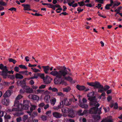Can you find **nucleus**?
Listing matches in <instances>:
<instances>
[{
  "label": "nucleus",
  "mask_w": 122,
  "mask_h": 122,
  "mask_svg": "<svg viewBox=\"0 0 122 122\" xmlns=\"http://www.w3.org/2000/svg\"><path fill=\"white\" fill-rule=\"evenodd\" d=\"M14 71L16 72H19V67L17 66H15L14 68Z\"/></svg>",
  "instance_id": "37998d69"
},
{
  "label": "nucleus",
  "mask_w": 122,
  "mask_h": 122,
  "mask_svg": "<svg viewBox=\"0 0 122 122\" xmlns=\"http://www.w3.org/2000/svg\"><path fill=\"white\" fill-rule=\"evenodd\" d=\"M61 71V70L60 71H56V69H54V71H51V73H50V74H51V75H52V76H56V78H59V77H57V76H54V75H52V72H55V71H56V72H59L60 71Z\"/></svg>",
  "instance_id": "ea45409f"
},
{
  "label": "nucleus",
  "mask_w": 122,
  "mask_h": 122,
  "mask_svg": "<svg viewBox=\"0 0 122 122\" xmlns=\"http://www.w3.org/2000/svg\"><path fill=\"white\" fill-rule=\"evenodd\" d=\"M52 91L53 92H57L58 91L57 89L55 88H52Z\"/></svg>",
  "instance_id": "3c124183"
},
{
  "label": "nucleus",
  "mask_w": 122,
  "mask_h": 122,
  "mask_svg": "<svg viewBox=\"0 0 122 122\" xmlns=\"http://www.w3.org/2000/svg\"><path fill=\"white\" fill-rule=\"evenodd\" d=\"M83 10V9H81L80 8H78L77 9V10L79 12H80L82 11Z\"/></svg>",
  "instance_id": "e2e57ef3"
},
{
  "label": "nucleus",
  "mask_w": 122,
  "mask_h": 122,
  "mask_svg": "<svg viewBox=\"0 0 122 122\" xmlns=\"http://www.w3.org/2000/svg\"><path fill=\"white\" fill-rule=\"evenodd\" d=\"M22 97V96L21 95H19L15 99V100H19Z\"/></svg>",
  "instance_id": "a19ab883"
},
{
  "label": "nucleus",
  "mask_w": 122,
  "mask_h": 122,
  "mask_svg": "<svg viewBox=\"0 0 122 122\" xmlns=\"http://www.w3.org/2000/svg\"><path fill=\"white\" fill-rule=\"evenodd\" d=\"M49 94H46L44 98V101L46 103H48L49 102L50 99L51 97L48 95Z\"/></svg>",
  "instance_id": "f3484780"
},
{
  "label": "nucleus",
  "mask_w": 122,
  "mask_h": 122,
  "mask_svg": "<svg viewBox=\"0 0 122 122\" xmlns=\"http://www.w3.org/2000/svg\"><path fill=\"white\" fill-rule=\"evenodd\" d=\"M28 97L29 98L34 100L38 101L39 98V97L38 96L33 94H30L28 96Z\"/></svg>",
  "instance_id": "9d476101"
},
{
  "label": "nucleus",
  "mask_w": 122,
  "mask_h": 122,
  "mask_svg": "<svg viewBox=\"0 0 122 122\" xmlns=\"http://www.w3.org/2000/svg\"><path fill=\"white\" fill-rule=\"evenodd\" d=\"M51 110H49L47 111L46 113V114L48 115H49V114H51Z\"/></svg>",
  "instance_id": "6e6d98bb"
},
{
  "label": "nucleus",
  "mask_w": 122,
  "mask_h": 122,
  "mask_svg": "<svg viewBox=\"0 0 122 122\" xmlns=\"http://www.w3.org/2000/svg\"><path fill=\"white\" fill-rule=\"evenodd\" d=\"M16 120L17 122H20L21 121V118L19 117L16 119Z\"/></svg>",
  "instance_id": "864d4df0"
},
{
  "label": "nucleus",
  "mask_w": 122,
  "mask_h": 122,
  "mask_svg": "<svg viewBox=\"0 0 122 122\" xmlns=\"http://www.w3.org/2000/svg\"><path fill=\"white\" fill-rule=\"evenodd\" d=\"M0 69L2 70V73H0V75L3 76L5 78H6L8 76V71L6 66H4L2 64H0Z\"/></svg>",
  "instance_id": "39448f33"
},
{
  "label": "nucleus",
  "mask_w": 122,
  "mask_h": 122,
  "mask_svg": "<svg viewBox=\"0 0 122 122\" xmlns=\"http://www.w3.org/2000/svg\"><path fill=\"white\" fill-rule=\"evenodd\" d=\"M19 67L21 68L26 69H27V67L25 65H19Z\"/></svg>",
  "instance_id": "58836bf2"
},
{
  "label": "nucleus",
  "mask_w": 122,
  "mask_h": 122,
  "mask_svg": "<svg viewBox=\"0 0 122 122\" xmlns=\"http://www.w3.org/2000/svg\"><path fill=\"white\" fill-rule=\"evenodd\" d=\"M94 82H91V83H89V82H88L87 83V84L88 85H89L91 86H94Z\"/></svg>",
  "instance_id": "4d7b16f0"
},
{
  "label": "nucleus",
  "mask_w": 122,
  "mask_h": 122,
  "mask_svg": "<svg viewBox=\"0 0 122 122\" xmlns=\"http://www.w3.org/2000/svg\"><path fill=\"white\" fill-rule=\"evenodd\" d=\"M76 88L79 90L82 91L84 90L85 91H87L89 90L88 88H86L84 86H81L77 85L76 86Z\"/></svg>",
  "instance_id": "f8f14e48"
},
{
  "label": "nucleus",
  "mask_w": 122,
  "mask_h": 122,
  "mask_svg": "<svg viewBox=\"0 0 122 122\" xmlns=\"http://www.w3.org/2000/svg\"><path fill=\"white\" fill-rule=\"evenodd\" d=\"M45 105V104L44 103H41L39 104V106L41 107H43Z\"/></svg>",
  "instance_id": "052dcab7"
},
{
  "label": "nucleus",
  "mask_w": 122,
  "mask_h": 122,
  "mask_svg": "<svg viewBox=\"0 0 122 122\" xmlns=\"http://www.w3.org/2000/svg\"><path fill=\"white\" fill-rule=\"evenodd\" d=\"M31 69L34 72H39L41 71L40 70L38 69H36L35 68L32 67L31 68Z\"/></svg>",
  "instance_id": "c9c22d12"
},
{
  "label": "nucleus",
  "mask_w": 122,
  "mask_h": 122,
  "mask_svg": "<svg viewBox=\"0 0 122 122\" xmlns=\"http://www.w3.org/2000/svg\"><path fill=\"white\" fill-rule=\"evenodd\" d=\"M35 93L37 94L40 93H44L45 94H49L50 93V92L47 90L45 91L44 90H41L40 89H37L36 92Z\"/></svg>",
  "instance_id": "6e6552de"
},
{
  "label": "nucleus",
  "mask_w": 122,
  "mask_h": 122,
  "mask_svg": "<svg viewBox=\"0 0 122 122\" xmlns=\"http://www.w3.org/2000/svg\"><path fill=\"white\" fill-rule=\"evenodd\" d=\"M122 8V7L120 6L117 8V9L115 11L116 12H117V14L119 13V12L120 11Z\"/></svg>",
  "instance_id": "e433bc0d"
},
{
  "label": "nucleus",
  "mask_w": 122,
  "mask_h": 122,
  "mask_svg": "<svg viewBox=\"0 0 122 122\" xmlns=\"http://www.w3.org/2000/svg\"><path fill=\"white\" fill-rule=\"evenodd\" d=\"M78 3L80 6H82L85 5L84 2L83 1L78 2Z\"/></svg>",
  "instance_id": "79ce46f5"
},
{
  "label": "nucleus",
  "mask_w": 122,
  "mask_h": 122,
  "mask_svg": "<svg viewBox=\"0 0 122 122\" xmlns=\"http://www.w3.org/2000/svg\"><path fill=\"white\" fill-rule=\"evenodd\" d=\"M104 109L105 112H107L109 110V107H107V108L104 107Z\"/></svg>",
  "instance_id": "09e8293b"
},
{
  "label": "nucleus",
  "mask_w": 122,
  "mask_h": 122,
  "mask_svg": "<svg viewBox=\"0 0 122 122\" xmlns=\"http://www.w3.org/2000/svg\"><path fill=\"white\" fill-rule=\"evenodd\" d=\"M30 105L31 107L30 108V111H28L27 112L30 116L31 115V112L33 110L35 109L36 107V106L35 105L31 104Z\"/></svg>",
  "instance_id": "dca6fc26"
},
{
  "label": "nucleus",
  "mask_w": 122,
  "mask_h": 122,
  "mask_svg": "<svg viewBox=\"0 0 122 122\" xmlns=\"http://www.w3.org/2000/svg\"><path fill=\"white\" fill-rule=\"evenodd\" d=\"M11 94V92L10 91H8L4 94L3 97L5 98L8 97L10 96Z\"/></svg>",
  "instance_id": "393cba45"
},
{
  "label": "nucleus",
  "mask_w": 122,
  "mask_h": 122,
  "mask_svg": "<svg viewBox=\"0 0 122 122\" xmlns=\"http://www.w3.org/2000/svg\"><path fill=\"white\" fill-rule=\"evenodd\" d=\"M23 74H24L26 75H29L28 71H25L22 72Z\"/></svg>",
  "instance_id": "603ef678"
},
{
  "label": "nucleus",
  "mask_w": 122,
  "mask_h": 122,
  "mask_svg": "<svg viewBox=\"0 0 122 122\" xmlns=\"http://www.w3.org/2000/svg\"><path fill=\"white\" fill-rule=\"evenodd\" d=\"M62 10V9L61 8H58L56 10V11L57 13L61 12V11Z\"/></svg>",
  "instance_id": "de8ad7c7"
},
{
  "label": "nucleus",
  "mask_w": 122,
  "mask_h": 122,
  "mask_svg": "<svg viewBox=\"0 0 122 122\" xmlns=\"http://www.w3.org/2000/svg\"><path fill=\"white\" fill-rule=\"evenodd\" d=\"M22 6L24 7V10H31L30 5L28 4H23Z\"/></svg>",
  "instance_id": "a211bd4d"
},
{
  "label": "nucleus",
  "mask_w": 122,
  "mask_h": 122,
  "mask_svg": "<svg viewBox=\"0 0 122 122\" xmlns=\"http://www.w3.org/2000/svg\"><path fill=\"white\" fill-rule=\"evenodd\" d=\"M95 107L92 108L90 110H89V112L91 114L97 113L98 114H100L101 113V108L99 109H98L97 108L98 107L96 106H93Z\"/></svg>",
  "instance_id": "423d86ee"
},
{
  "label": "nucleus",
  "mask_w": 122,
  "mask_h": 122,
  "mask_svg": "<svg viewBox=\"0 0 122 122\" xmlns=\"http://www.w3.org/2000/svg\"><path fill=\"white\" fill-rule=\"evenodd\" d=\"M71 99L68 100L66 98H65L62 102L61 104L63 105V106L64 104L66 106L69 105L71 103Z\"/></svg>",
  "instance_id": "1a4fd4ad"
},
{
  "label": "nucleus",
  "mask_w": 122,
  "mask_h": 122,
  "mask_svg": "<svg viewBox=\"0 0 122 122\" xmlns=\"http://www.w3.org/2000/svg\"><path fill=\"white\" fill-rule=\"evenodd\" d=\"M44 69V71L45 72L47 73L48 72V71L50 69V67L48 66H42Z\"/></svg>",
  "instance_id": "bb28decb"
},
{
  "label": "nucleus",
  "mask_w": 122,
  "mask_h": 122,
  "mask_svg": "<svg viewBox=\"0 0 122 122\" xmlns=\"http://www.w3.org/2000/svg\"><path fill=\"white\" fill-rule=\"evenodd\" d=\"M21 85L20 86H21L23 88L20 90V93H23L25 92V90L24 88V84H23V83L22 82L21 83Z\"/></svg>",
  "instance_id": "cd10ccee"
},
{
  "label": "nucleus",
  "mask_w": 122,
  "mask_h": 122,
  "mask_svg": "<svg viewBox=\"0 0 122 122\" xmlns=\"http://www.w3.org/2000/svg\"><path fill=\"white\" fill-rule=\"evenodd\" d=\"M2 103L4 105L7 106L9 104L10 101L9 99L4 98L2 101Z\"/></svg>",
  "instance_id": "2eb2a0df"
},
{
  "label": "nucleus",
  "mask_w": 122,
  "mask_h": 122,
  "mask_svg": "<svg viewBox=\"0 0 122 122\" xmlns=\"http://www.w3.org/2000/svg\"><path fill=\"white\" fill-rule=\"evenodd\" d=\"M28 119V116L26 115H24L22 118L24 122L25 121Z\"/></svg>",
  "instance_id": "4c0bfd02"
},
{
  "label": "nucleus",
  "mask_w": 122,
  "mask_h": 122,
  "mask_svg": "<svg viewBox=\"0 0 122 122\" xmlns=\"http://www.w3.org/2000/svg\"><path fill=\"white\" fill-rule=\"evenodd\" d=\"M114 106V108L115 109H117L118 108V105L117 103H115Z\"/></svg>",
  "instance_id": "5fc2aeb1"
},
{
  "label": "nucleus",
  "mask_w": 122,
  "mask_h": 122,
  "mask_svg": "<svg viewBox=\"0 0 122 122\" xmlns=\"http://www.w3.org/2000/svg\"><path fill=\"white\" fill-rule=\"evenodd\" d=\"M37 65H32L30 64H29L28 66L29 67H35Z\"/></svg>",
  "instance_id": "680f3d73"
},
{
  "label": "nucleus",
  "mask_w": 122,
  "mask_h": 122,
  "mask_svg": "<svg viewBox=\"0 0 122 122\" xmlns=\"http://www.w3.org/2000/svg\"><path fill=\"white\" fill-rule=\"evenodd\" d=\"M25 80L24 79L22 81H18L17 82V83L18 86L21 85V83H23L24 84V88L25 90V92L27 93H32L33 92V90L32 89L30 88V87L29 86H26L25 84Z\"/></svg>",
  "instance_id": "20e7f679"
},
{
  "label": "nucleus",
  "mask_w": 122,
  "mask_h": 122,
  "mask_svg": "<svg viewBox=\"0 0 122 122\" xmlns=\"http://www.w3.org/2000/svg\"><path fill=\"white\" fill-rule=\"evenodd\" d=\"M31 103L28 101H24L23 105H22V109L27 110L29 108Z\"/></svg>",
  "instance_id": "0eeeda50"
},
{
  "label": "nucleus",
  "mask_w": 122,
  "mask_h": 122,
  "mask_svg": "<svg viewBox=\"0 0 122 122\" xmlns=\"http://www.w3.org/2000/svg\"><path fill=\"white\" fill-rule=\"evenodd\" d=\"M22 104L19 102V100H15L13 108L12 109H9L7 112H10L13 111H21L22 110Z\"/></svg>",
  "instance_id": "7ed1b4c3"
},
{
  "label": "nucleus",
  "mask_w": 122,
  "mask_h": 122,
  "mask_svg": "<svg viewBox=\"0 0 122 122\" xmlns=\"http://www.w3.org/2000/svg\"><path fill=\"white\" fill-rule=\"evenodd\" d=\"M41 118L42 120L44 121H45L47 120V117L45 116H42L41 117Z\"/></svg>",
  "instance_id": "f704fd0d"
},
{
  "label": "nucleus",
  "mask_w": 122,
  "mask_h": 122,
  "mask_svg": "<svg viewBox=\"0 0 122 122\" xmlns=\"http://www.w3.org/2000/svg\"><path fill=\"white\" fill-rule=\"evenodd\" d=\"M38 75L40 76L44 80L45 78L44 74H39Z\"/></svg>",
  "instance_id": "a18cd8bd"
},
{
  "label": "nucleus",
  "mask_w": 122,
  "mask_h": 122,
  "mask_svg": "<svg viewBox=\"0 0 122 122\" xmlns=\"http://www.w3.org/2000/svg\"><path fill=\"white\" fill-rule=\"evenodd\" d=\"M2 108L1 106L0 105V117H2L4 116L5 114H6L5 111H1L0 110Z\"/></svg>",
  "instance_id": "b1692460"
},
{
  "label": "nucleus",
  "mask_w": 122,
  "mask_h": 122,
  "mask_svg": "<svg viewBox=\"0 0 122 122\" xmlns=\"http://www.w3.org/2000/svg\"><path fill=\"white\" fill-rule=\"evenodd\" d=\"M50 101L51 105L54 106L56 102V99L54 97H52L50 99Z\"/></svg>",
  "instance_id": "4be33fe9"
},
{
  "label": "nucleus",
  "mask_w": 122,
  "mask_h": 122,
  "mask_svg": "<svg viewBox=\"0 0 122 122\" xmlns=\"http://www.w3.org/2000/svg\"><path fill=\"white\" fill-rule=\"evenodd\" d=\"M81 102L80 100L79 101V106L81 107L84 109H86L88 107V106L87 105L83 103H81Z\"/></svg>",
  "instance_id": "412c9836"
},
{
  "label": "nucleus",
  "mask_w": 122,
  "mask_h": 122,
  "mask_svg": "<svg viewBox=\"0 0 122 122\" xmlns=\"http://www.w3.org/2000/svg\"><path fill=\"white\" fill-rule=\"evenodd\" d=\"M52 75L54 76H56L59 78H55L54 80V83L56 84H61L65 86L67 85V84L64 81V80L69 81L70 82H72V79L69 76L66 77V75L68 74L67 71L65 70H61L59 72L56 71L52 72Z\"/></svg>",
  "instance_id": "f257e3e1"
},
{
  "label": "nucleus",
  "mask_w": 122,
  "mask_h": 122,
  "mask_svg": "<svg viewBox=\"0 0 122 122\" xmlns=\"http://www.w3.org/2000/svg\"><path fill=\"white\" fill-rule=\"evenodd\" d=\"M15 77L17 79H22L23 78V76L22 75L19 74L17 73L15 76Z\"/></svg>",
  "instance_id": "c756f323"
},
{
  "label": "nucleus",
  "mask_w": 122,
  "mask_h": 122,
  "mask_svg": "<svg viewBox=\"0 0 122 122\" xmlns=\"http://www.w3.org/2000/svg\"><path fill=\"white\" fill-rule=\"evenodd\" d=\"M111 6L109 4H107L106 5L105 7V8L107 10L109 9H110V7Z\"/></svg>",
  "instance_id": "8fccbe9b"
},
{
  "label": "nucleus",
  "mask_w": 122,
  "mask_h": 122,
  "mask_svg": "<svg viewBox=\"0 0 122 122\" xmlns=\"http://www.w3.org/2000/svg\"><path fill=\"white\" fill-rule=\"evenodd\" d=\"M57 94L59 96H63V94L61 92H59L57 93Z\"/></svg>",
  "instance_id": "69168bd1"
},
{
  "label": "nucleus",
  "mask_w": 122,
  "mask_h": 122,
  "mask_svg": "<svg viewBox=\"0 0 122 122\" xmlns=\"http://www.w3.org/2000/svg\"><path fill=\"white\" fill-rule=\"evenodd\" d=\"M63 107V105H62L61 102L60 104V105L58 106L57 107H53V108L54 110H57Z\"/></svg>",
  "instance_id": "c85d7f7f"
},
{
  "label": "nucleus",
  "mask_w": 122,
  "mask_h": 122,
  "mask_svg": "<svg viewBox=\"0 0 122 122\" xmlns=\"http://www.w3.org/2000/svg\"><path fill=\"white\" fill-rule=\"evenodd\" d=\"M52 80V79L51 78L50 76L46 75V78L44 79V83L46 84L50 83Z\"/></svg>",
  "instance_id": "9b49d317"
},
{
  "label": "nucleus",
  "mask_w": 122,
  "mask_h": 122,
  "mask_svg": "<svg viewBox=\"0 0 122 122\" xmlns=\"http://www.w3.org/2000/svg\"><path fill=\"white\" fill-rule=\"evenodd\" d=\"M63 90L64 92H67L70 91L71 90V89L70 87H68L63 88Z\"/></svg>",
  "instance_id": "2f4dec72"
},
{
  "label": "nucleus",
  "mask_w": 122,
  "mask_h": 122,
  "mask_svg": "<svg viewBox=\"0 0 122 122\" xmlns=\"http://www.w3.org/2000/svg\"><path fill=\"white\" fill-rule=\"evenodd\" d=\"M9 10H10L11 11L14 10V11H16V9L15 8L12 7L11 8H10L9 9Z\"/></svg>",
  "instance_id": "13d9d810"
},
{
  "label": "nucleus",
  "mask_w": 122,
  "mask_h": 122,
  "mask_svg": "<svg viewBox=\"0 0 122 122\" xmlns=\"http://www.w3.org/2000/svg\"><path fill=\"white\" fill-rule=\"evenodd\" d=\"M67 122H74V121L73 119H70L69 120H67Z\"/></svg>",
  "instance_id": "774afa93"
},
{
  "label": "nucleus",
  "mask_w": 122,
  "mask_h": 122,
  "mask_svg": "<svg viewBox=\"0 0 122 122\" xmlns=\"http://www.w3.org/2000/svg\"><path fill=\"white\" fill-rule=\"evenodd\" d=\"M113 121L111 119H107L102 121V122H113Z\"/></svg>",
  "instance_id": "473e14b6"
},
{
  "label": "nucleus",
  "mask_w": 122,
  "mask_h": 122,
  "mask_svg": "<svg viewBox=\"0 0 122 122\" xmlns=\"http://www.w3.org/2000/svg\"><path fill=\"white\" fill-rule=\"evenodd\" d=\"M52 115L54 117L57 118H60L62 116L61 114L56 112H53Z\"/></svg>",
  "instance_id": "ddd939ff"
},
{
  "label": "nucleus",
  "mask_w": 122,
  "mask_h": 122,
  "mask_svg": "<svg viewBox=\"0 0 122 122\" xmlns=\"http://www.w3.org/2000/svg\"><path fill=\"white\" fill-rule=\"evenodd\" d=\"M4 117L5 119V122H7V120L10 119L11 117L10 115H7L6 114H5Z\"/></svg>",
  "instance_id": "7c9ffc66"
},
{
  "label": "nucleus",
  "mask_w": 122,
  "mask_h": 122,
  "mask_svg": "<svg viewBox=\"0 0 122 122\" xmlns=\"http://www.w3.org/2000/svg\"><path fill=\"white\" fill-rule=\"evenodd\" d=\"M96 1L98 2L103 4V0H96Z\"/></svg>",
  "instance_id": "bf43d9fd"
},
{
  "label": "nucleus",
  "mask_w": 122,
  "mask_h": 122,
  "mask_svg": "<svg viewBox=\"0 0 122 122\" xmlns=\"http://www.w3.org/2000/svg\"><path fill=\"white\" fill-rule=\"evenodd\" d=\"M46 86V85H42L39 86V88L40 89H44L45 88Z\"/></svg>",
  "instance_id": "c03bdc74"
},
{
  "label": "nucleus",
  "mask_w": 122,
  "mask_h": 122,
  "mask_svg": "<svg viewBox=\"0 0 122 122\" xmlns=\"http://www.w3.org/2000/svg\"><path fill=\"white\" fill-rule=\"evenodd\" d=\"M94 85L93 86L99 89H99H101L102 88V86L101 85L100 83L98 82H94Z\"/></svg>",
  "instance_id": "4468645a"
},
{
  "label": "nucleus",
  "mask_w": 122,
  "mask_h": 122,
  "mask_svg": "<svg viewBox=\"0 0 122 122\" xmlns=\"http://www.w3.org/2000/svg\"><path fill=\"white\" fill-rule=\"evenodd\" d=\"M94 95L93 92H91L87 95V97H88V99L90 101V105L91 106H99V104L97 103L95 97L94 96Z\"/></svg>",
  "instance_id": "f03ea898"
},
{
  "label": "nucleus",
  "mask_w": 122,
  "mask_h": 122,
  "mask_svg": "<svg viewBox=\"0 0 122 122\" xmlns=\"http://www.w3.org/2000/svg\"><path fill=\"white\" fill-rule=\"evenodd\" d=\"M0 5L3 6H6L7 3L4 2L3 0H0Z\"/></svg>",
  "instance_id": "72a5a7b5"
},
{
  "label": "nucleus",
  "mask_w": 122,
  "mask_h": 122,
  "mask_svg": "<svg viewBox=\"0 0 122 122\" xmlns=\"http://www.w3.org/2000/svg\"><path fill=\"white\" fill-rule=\"evenodd\" d=\"M82 112V111L81 110H79L78 112V114L82 116L84 114H86V113H87L88 112H89V111L88 112L86 110L84 111L83 113H81Z\"/></svg>",
  "instance_id": "a878e982"
},
{
  "label": "nucleus",
  "mask_w": 122,
  "mask_h": 122,
  "mask_svg": "<svg viewBox=\"0 0 122 122\" xmlns=\"http://www.w3.org/2000/svg\"><path fill=\"white\" fill-rule=\"evenodd\" d=\"M120 4V2H115L114 4V5L112 7L115 6H118Z\"/></svg>",
  "instance_id": "49530a36"
},
{
  "label": "nucleus",
  "mask_w": 122,
  "mask_h": 122,
  "mask_svg": "<svg viewBox=\"0 0 122 122\" xmlns=\"http://www.w3.org/2000/svg\"><path fill=\"white\" fill-rule=\"evenodd\" d=\"M62 112L65 113H67L69 112V109L66 107H64L61 109Z\"/></svg>",
  "instance_id": "5701e85b"
},
{
  "label": "nucleus",
  "mask_w": 122,
  "mask_h": 122,
  "mask_svg": "<svg viewBox=\"0 0 122 122\" xmlns=\"http://www.w3.org/2000/svg\"><path fill=\"white\" fill-rule=\"evenodd\" d=\"M69 113L68 115V116L71 117H75L76 115V112L72 110L69 111Z\"/></svg>",
  "instance_id": "aec40b11"
},
{
  "label": "nucleus",
  "mask_w": 122,
  "mask_h": 122,
  "mask_svg": "<svg viewBox=\"0 0 122 122\" xmlns=\"http://www.w3.org/2000/svg\"><path fill=\"white\" fill-rule=\"evenodd\" d=\"M110 88V87L107 85L105 86L104 87H103L102 86V88L101 89H99L98 91V92H102L103 91H104L105 90H107L109 89Z\"/></svg>",
  "instance_id": "6ab92c4d"
},
{
  "label": "nucleus",
  "mask_w": 122,
  "mask_h": 122,
  "mask_svg": "<svg viewBox=\"0 0 122 122\" xmlns=\"http://www.w3.org/2000/svg\"><path fill=\"white\" fill-rule=\"evenodd\" d=\"M112 91V90L111 89H110L109 90H107V94H109Z\"/></svg>",
  "instance_id": "338daca9"
},
{
  "label": "nucleus",
  "mask_w": 122,
  "mask_h": 122,
  "mask_svg": "<svg viewBox=\"0 0 122 122\" xmlns=\"http://www.w3.org/2000/svg\"><path fill=\"white\" fill-rule=\"evenodd\" d=\"M49 107V106L48 104H47L44 107V108L45 109H46L47 108H48Z\"/></svg>",
  "instance_id": "0e129e2a"
}]
</instances>
